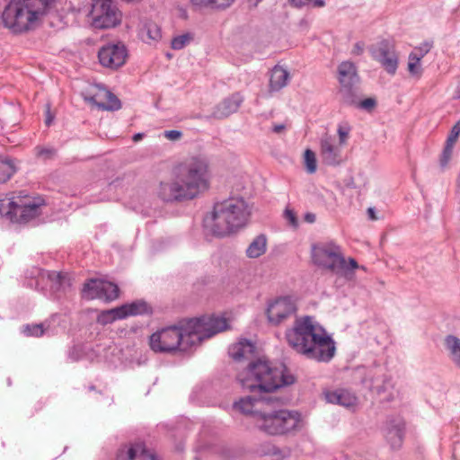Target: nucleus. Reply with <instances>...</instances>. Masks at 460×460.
I'll list each match as a JSON object with an SVG mask.
<instances>
[{
	"label": "nucleus",
	"mask_w": 460,
	"mask_h": 460,
	"mask_svg": "<svg viewBox=\"0 0 460 460\" xmlns=\"http://www.w3.org/2000/svg\"><path fill=\"white\" fill-rule=\"evenodd\" d=\"M234 409L247 415L255 430L270 437L293 434L303 427V417L298 411L278 406L271 397L247 395L234 402Z\"/></svg>",
	"instance_id": "1"
},
{
	"label": "nucleus",
	"mask_w": 460,
	"mask_h": 460,
	"mask_svg": "<svg viewBox=\"0 0 460 460\" xmlns=\"http://www.w3.org/2000/svg\"><path fill=\"white\" fill-rule=\"evenodd\" d=\"M227 320L223 316H202L182 321L177 326H169L154 332L149 338L152 350L160 353L176 349L188 351L203 340L226 330Z\"/></svg>",
	"instance_id": "2"
},
{
	"label": "nucleus",
	"mask_w": 460,
	"mask_h": 460,
	"mask_svg": "<svg viewBox=\"0 0 460 460\" xmlns=\"http://www.w3.org/2000/svg\"><path fill=\"white\" fill-rule=\"evenodd\" d=\"M286 338L291 348L308 359L329 362L335 355V341L314 317L296 319Z\"/></svg>",
	"instance_id": "3"
},
{
	"label": "nucleus",
	"mask_w": 460,
	"mask_h": 460,
	"mask_svg": "<svg viewBox=\"0 0 460 460\" xmlns=\"http://www.w3.org/2000/svg\"><path fill=\"white\" fill-rule=\"evenodd\" d=\"M237 380L243 389L251 393H271L292 385L295 377L285 365L259 358L240 371Z\"/></svg>",
	"instance_id": "4"
},
{
	"label": "nucleus",
	"mask_w": 460,
	"mask_h": 460,
	"mask_svg": "<svg viewBox=\"0 0 460 460\" xmlns=\"http://www.w3.org/2000/svg\"><path fill=\"white\" fill-rule=\"evenodd\" d=\"M252 207L242 197H230L216 202L204 218V226L214 236L237 233L249 222Z\"/></svg>",
	"instance_id": "5"
},
{
	"label": "nucleus",
	"mask_w": 460,
	"mask_h": 460,
	"mask_svg": "<svg viewBox=\"0 0 460 460\" xmlns=\"http://www.w3.org/2000/svg\"><path fill=\"white\" fill-rule=\"evenodd\" d=\"M186 196L193 200L210 188L211 172L208 160L193 156L173 168Z\"/></svg>",
	"instance_id": "6"
},
{
	"label": "nucleus",
	"mask_w": 460,
	"mask_h": 460,
	"mask_svg": "<svg viewBox=\"0 0 460 460\" xmlns=\"http://www.w3.org/2000/svg\"><path fill=\"white\" fill-rule=\"evenodd\" d=\"M44 13L38 0H11L2 12L1 22L12 33L22 34L33 29Z\"/></svg>",
	"instance_id": "7"
},
{
	"label": "nucleus",
	"mask_w": 460,
	"mask_h": 460,
	"mask_svg": "<svg viewBox=\"0 0 460 460\" xmlns=\"http://www.w3.org/2000/svg\"><path fill=\"white\" fill-rule=\"evenodd\" d=\"M45 205L40 196H30L24 191L0 199V213L6 219L16 224H26L37 217Z\"/></svg>",
	"instance_id": "8"
},
{
	"label": "nucleus",
	"mask_w": 460,
	"mask_h": 460,
	"mask_svg": "<svg viewBox=\"0 0 460 460\" xmlns=\"http://www.w3.org/2000/svg\"><path fill=\"white\" fill-rule=\"evenodd\" d=\"M91 15L92 25L96 29L116 27L122 18L120 11L112 4L111 0H94Z\"/></svg>",
	"instance_id": "9"
},
{
	"label": "nucleus",
	"mask_w": 460,
	"mask_h": 460,
	"mask_svg": "<svg viewBox=\"0 0 460 460\" xmlns=\"http://www.w3.org/2000/svg\"><path fill=\"white\" fill-rule=\"evenodd\" d=\"M154 195L164 203L174 204L189 201L177 175L172 170L171 177L161 180L154 187Z\"/></svg>",
	"instance_id": "10"
},
{
	"label": "nucleus",
	"mask_w": 460,
	"mask_h": 460,
	"mask_svg": "<svg viewBox=\"0 0 460 460\" xmlns=\"http://www.w3.org/2000/svg\"><path fill=\"white\" fill-rule=\"evenodd\" d=\"M119 296L118 285L104 279H91L82 289V296L88 300L100 299L111 302L116 300Z\"/></svg>",
	"instance_id": "11"
},
{
	"label": "nucleus",
	"mask_w": 460,
	"mask_h": 460,
	"mask_svg": "<svg viewBox=\"0 0 460 460\" xmlns=\"http://www.w3.org/2000/svg\"><path fill=\"white\" fill-rule=\"evenodd\" d=\"M365 384L382 401L391 402L398 394L391 376H387L382 369L376 370L369 378L366 379Z\"/></svg>",
	"instance_id": "12"
},
{
	"label": "nucleus",
	"mask_w": 460,
	"mask_h": 460,
	"mask_svg": "<svg viewBox=\"0 0 460 460\" xmlns=\"http://www.w3.org/2000/svg\"><path fill=\"white\" fill-rule=\"evenodd\" d=\"M370 52L373 58L379 62L388 74H395L398 67V55L394 44L384 40L372 47Z\"/></svg>",
	"instance_id": "13"
},
{
	"label": "nucleus",
	"mask_w": 460,
	"mask_h": 460,
	"mask_svg": "<svg viewBox=\"0 0 460 460\" xmlns=\"http://www.w3.org/2000/svg\"><path fill=\"white\" fill-rule=\"evenodd\" d=\"M40 274L42 279L47 280V285L53 294L66 293L71 288L74 281V275L66 270L40 271L39 269H36L31 277Z\"/></svg>",
	"instance_id": "14"
},
{
	"label": "nucleus",
	"mask_w": 460,
	"mask_h": 460,
	"mask_svg": "<svg viewBox=\"0 0 460 460\" xmlns=\"http://www.w3.org/2000/svg\"><path fill=\"white\" fill-rule=\"evenodd\" d=\"M338 79L341 85L340 93L344 101L349 102L353 87L359 80L355 64L350 61L341 62L338 67Z\"/></svg>",
	"instance_id": "15"
},
{
	"label": "nucleus",
	"mask_w": 460,
	"mask_h": 460,
	"mask_svg": "<svg viewBox=\"0 0 460 460\" xmlns=\"http://www.w3.org/2000/svg\"><path fill=\"white\" fill-rule=\"evenodd\" d=\"M98 58L103 66L118 68L126 61L127 49L122 44H109L99 50Z\"/></svg>",
	"instance_id": "16"
},
{
	"label": "nucleus",
	"mask_w": 460,
	"mask_h": 460,
	"mask_svg": "<svg viewBox=\"0 0 460 460\" xmlns=\"http://www.w3.org/2000/svg\"><path fill=\"white\" fill-rule=\"evenodd\" d=\"M295 312L296 305L289 297H279L269 304L267 316L270 323L279 324Z\"/></svg>",
	"instance_id": "17"
},
{
	"label": "nucleus",
	"mask_w": 460,
	"mask_h": 460,
	"mask_svg": "<svg viewBox=\"0 0 460 460\" xmlns=\"http://www.w3.org/2000/svg\"><path fill=\"white\" fill-rule=\"evenodd\" d=\"M320 156L327 165H339L342 162V146L335 137L326 134L320 140Z\"/></svg>",
	"instance_id": "18"
},
{
	"label": "nucleus",
	"mask_w": 460,
	"mask_h": 460,
	"mask_svg": "<svg viewBox=\"0 0 460 460\" xmlns=\"http://www.w3.org/2000/svg\"><path fill=\"white\" fill-rule=\"evenodd\" d=\"M86 100L105 111H116L121 106L119 100L113 93L98 85L93 87L92 94L86 97Z\"/></svg>",
	"instance_id": "19"
},
{
	"label": "nucleus",
	"mask_w": 460,
	"mask_h": 460,
	"mask_svg": "<svg viewBox=\"0 0 460 460\" xmlns=\"http://www.w3.org/2000/svg\"><path fill=\"white\" fill-rule=\"evenodd\" d=\"M116 460H156L155 456L148 451L142 443H136L121 447Z\"/></svg>",
	"instance_id": "20"
},
{
	"label": "nucleus",
	"mask_w": 460,
	"mask_h": 460,
	"mask_svg": "<svg viewBox=\"0 0 460 460\" xmlns=\"http://www.w3.org/2000/svg\"><path fill=\"white\" fill-rule=\"evenodd\" d=\"M323 396L327 402L338 404L345 408H353L357 405L358 402L356 395L344 388L325 390Z\"/></svg>",
	"instance_id": "21"
},
{
	"label": "nucleus",
	"mask_w": 460,
	"mask_h": 460,
	"mask_svg": "<svg viewBox=\"0 0 460 460\" xmlns=\"http://www.w3.org/2000/svg\"><path fill=\"white\" fill-rule=\"evenodd\" d=\"M102 349L100 345H97L94 349H90L84 345L73 346L67 352V357L71 361H78L83 358L89 359L91 361L97 359H108L107 354H102Z\"/></svg>",
	"instance_id": "22"
},
{
	"label": "nucleus",
	"mask_w": 460,
	"mask_h": 460,
	"mask_svg": "<svg viewBox=\"0 0 460 460\" xmlns=\"http://www.w3.org/2000/svg\"><path fill=\"white\" fill-rule=\"evenodd\" d=\"M312 256L314 259H343L341 247L332 241L314 244Z\"/></svg>",
	"instance_id": "23"
},
{
	"label": "nucleus",
	"mask_w": 460,
	"mask_h": 460,
	"mask_svg": "<svg viewBox=\"0 0 460 460\" xmlns=\"http://www.w3.org/2000/svg\"><path fill=\"white\" fill-rule=\"evenodd\" d=\"M122 318L131 316L149 315L153 313L152 305L144 299H137L119 305Z\"/></svg>",
	"instance_id": "24"
},
{
	"label": "nucleus",
	"mask_w": 460,
	"mask_h": 460,
	"mask_svg": "<svg viewBox=\"0 0 460 460\" xmlns=\"http://www.w3.org/2000/svg\"><path fill=\"white\" fill-rule=\"evenodd\" d=\"M405 425L401 420H395L385 428V439L393 449L400 448L404 436Z\"/></svg>",
	"instance_id": "25"
},
{
	"label": "nucleus",
	"mask_w": 460,
	"mask_h": 460,
	"mask_svg": "<svg viewBox=\"0 0 460 460\" xmlns=\"http://www.w3.org/2000/svg\"><path fill=\"white\" fill-rule=\"evenodd\" d=\"M254 351L255 345L246 339L240 340L229 348V355L235 361L251 359L254 355Z\"/></svg>",
	"instance_id": "26"
},
{
	"label": "nucleus",
	"mask_w": 460,
	"mask_h": 460,
	"mask_svg": "<svg viewBox=\"0 0 460 460\" xmlns=\"http://www.w3.org/2000/svg\"><path fill=\"white\" fill-rule=\"evenodd\" d=\"M243 102V97L239 93H233L217 105L214 112L215 117L224 118L229 116L239 109Z\"/></svg>",
	"instance_id": "27"
},
{
	"label": "nucleus",
	"mask_w": 460,
	"mask_h": 460,
	"mask_svg": "<svg viewBox=\"0 0 460 460\" xmlns=\"http://www.w3.org/2000/svg\"><path fill=\"white\" fill-rule=\"evenodd\" d=\"M330 263L323 264L326 268L330 269L336 275L344 277L350 279L353 277L354 271L360 267L357 261H328Z\"/></svg>",
	"instance_id": "28"
},
{
	"label": "nucleus",
	"mask_w": 460,
	"mask_h": 460,
	"mask_svg": "<svg viewBox=\"0 0 460 460\" xmlns=\"http://www.w3.org/2000/svg\"><path fill=\"white\" fill-rule=\"evenodd\" d=\"M460 135V119L454 125L452 128L447 139L446 141V146L443 150L440 164L442 166H446L451 159L454 146L456 143L458 137Z\"/></svg>",
	"instance_id": "29"
},
{
	"label": "nucleus",
	"mask_w": 460,
	"mask_h": 460,
	"mask_svg": "<svg viewBox=\"0 0 460 460\" xmlns=\"http://www.w3.org/2000/svg\"><path fill=\"white\" fill-rule=\"evenodd\" d=\"M289 73L280 66H275L270 78V92H278L284 88L288 82Z\"/></svg>",
	"instance_id": "30"
},
{
	"label": "nucleus",
	"mask_w": 460,
	"mask_h": 460,
	"mask_svg": "<svg viewBox=\"0 0 460 460\" xmlns=\"http://www.w3.org/2000/svg\"><path fill=\"white\" fill-rule=\"evenodd\" d=\"M445 348L451 362L460 370V339L452 334L446 336Z\"/></svg>",
	"instance_id": "31"
},
{
	"label": "nucleus",
	"mask_w": 460,
	"mask_h": 460,
	"mask_svg": "<svg viewBox=\"0 0 460 460\" xmlns=\"http://www.w3.org/2000/svg\"><path fill=\"white\" fill-rule=\"evenodd\" d=\"M268 246V239L265 234L257 235L246 249V254L250 259H256L262 256Z\"/></svg>",
	"instance_id": "32"
},
{
	"label": "nucleus",
	"mask_w": 460,
	"mask_h": 460,
	"mask_svg": "<svg viewBox=\"0 0 460 460\" xmlns=\"http://www.w3.org/2000/svg\"><path fill=\"white\" fill-rule=\"evenodd\" d=\"M118 320H123L119 306L103 310L97 315V323L102 325H107Z\"/></svg>",
	"instance_id": "33"
},
{
	"label": "nucleus",
	"mask_w": 460,
	"mask_h": 460,
	"mask_svg": "<svg viewBox=\"0 0 460 460\" xmlns=\"http://www.w3.org/2000/svg\"><path fill=\"white\" fill-rule=\"evenodd\" d=\"M142 33L143 36L146 35V40L154 42L159 41L162 38L160 26L152 21H148L145 23Z\"/></svg>",
	"instance_id": "34"
},
{
	"label": "nucleus",
	"mask_w": 460,
	"mask_h": 460,
	"mask_svg": "<svg viewBox=\"0 0 460 460\" xmlns=\"http://www.w3.org/2000/svg\"><path fill=\"white\" fill-rule=\"evenodd\" d=\"M15 172L16 168L12 160L0 157V184L10 180Z\"/></svg>",
	"instance_id": "35"
},
{
	"label": "nucleus",
	"mask_w": 460,
	"mask_h": 460,
	"mask_svg": "<svg viewBox=\"0 0 460 460\" xmlns=\"http://www.w3.org/2000/svg\"><path fill=\"white\" fill-rule=\"evenodd\" d=\"M420 58L415 54L411 53L408 58V71L411 76L420 78L422 75V68L420 66Z\"/></svg>",
	"instance_id": "36"
},
{
	"label": "nucleus",
	"mask_w": 460,
	"mask_h": 460,
	"mask_svg": "<svg viewBox=\"0 0 460 460\" xmlns=\"http://www.w3.org/2000/svg\"><path fill=\"white\" fill-rule=\"evenodd\" d=\"M193 40V35L190 32L175 36L171 41V48L175 50H180L189 45Z\"/></svg>",
	"instance_id": "37"
},
{
	"label": "nucleus",
	"mask_w": 460,
	"mask_h": 460,
	"mask_svg": "<svg viewBox=\"0 0 460 460\" xmlns=\"http://www.w3.org/2000/svg\"><path fill=\"white\" fill-rule=\"evenodd\" d=\"M47 332L45 323L27 324L23 326L22 332L25 336L40 337Z\"/></svg>",
	"instance_id": "38"
},
{
	"label": "nucleus",
	"mask_w": 460,
	"mask_h": 460,
	"mask_svg": "<svg viewBox=\"0 0 460 460\" xmlns=\"http://www.w3.org/2000/svg\"><path fill=\"white\" fill-rule=\"evenodd\" d=\"M304 161L307 172L314 173L316 172L317 164L314 152L306 149L304 154Z\"/></svg>",
	"instance_id": "39"
},
{
	"label": "nucleus",
	"mask_w": 460,
	"mask_h": 460,
	"mask_svg": "<svg viewBox=\"0 0 460 460\" xmlns=\"http://www.w3.org/2000/svg\"><path fill=\"white\" fill-rule=\"evenodd\" d=\"M351 131V128L349 124H339L337 128V134L339 137V142L340 146H344L347 145L348 140L349 138V133Z\"/></svg>",
	"instance_id": "40"
},
{
	"label": "nucleus",
	"mask_w": 460,
	"mask_h": 460,
	"mask_svg": "<svg viewBox=\"0 0 460 460\" xmlns=\"http://www.w3.org/2000/svg\"><path fill=\"white\" fill-rule=\"evenodd\" d=\"M35 152L38 157L43 159H50L56 155V150L52 147L37 146Z\"/></svg>",
	"instance_id": "41"
},
{
	"label": "nucleus",
	"mask_w": 460,
	"mask_h": 460,
	"mask_svg": "<svg viewBox=\"0 0 460 460\" xmlns=\"http://www.w3.org/2000/svg\"><path fill=\"white\" fill-rule=\"evenodd\" d=\"M432 45L429 42L423 43L421 46L415 48L414 51H412V54H415L417 57H419L420 59L429 52L431 49Z\"/></svg>",
	"instance_id": "42"
},
{
	"label": "nucleus",
	"mask_w": 460,
	"mask_h": 460,
	"mask_svg": "<svg viewBox=\"0 0 460 460\" xmlns=\"http://www.w3.org/2000/svg\"><path fill=\"white\" fill-rule=\"evenodd\" d=\"M284 217L286 220L288 221V223L291 226H297V218H296V213L292 209L286 208L284 211Z\"/></svg>",
	"instance_id": "43"
},
{
	"label": "nucleus",
	"mask_w": 460,
	"mask_h": 460,
	"mask_svg": "<svg viewBox=\"0 0 460 460\" xmlns=\"http://www.w3.org/2000/svg\"><path fill=\"white\" fill-rule=\"evenodd\" d=\"M181 132L179 130H166L164 131V137L171 140V141H176L179 140L181 137Z\"/></svg>",
	"instance_id": "44"
},
{
	"label": "nucleus",
	"mask_w": 460,
	"mask_h": 460,
	"mask_svg": "<svg viewBox=\"0 0 460 460\" xmlns=\"http://www.w3.org/2000/svg\"><path fill=\"white\" fill-rule=\"evenodd\" d=\"M234 0H212V7L226 8L228 7Z\"/></svg>",
	"instance_id": "45"
},
{
	"label": "nucleus",
	"mask_w": 460,
	"mask_h": 460,
	"mask_svg": "<svg viewBox=\"0 0 460 460\" xmlns=\"http://www.w3.org/2000/svg\"><path fill=\"white\" fill-rule=\"evenodd\" d=\"M365 44L362 41H358L354 44L351 53L356 56H359L364 52Z\"/></svg>",
	"instance_id": "46"
},
{
	"label": "nucleus",
	"mask_w": 460,
	"mask_h": 460,
	"mask_svg": "<svg viewBox=\"0 0 460 460\" xmlns=\"http://www.w3.org/2000/svg\"><path fill=\"white\" fill-rule=\"evenodd\" d=\"M191 4L199 8L211 6L212 7V0H190Z\"/></svg>",
	"instance_id": "47"
},
{
	"label": "nucleus",
	"mask_w": 460,
	"mask_h": 460,
	"mask_svg": "<svg viewBox=\"0 0 460 460\" xmlns=\"http://www.w3.org/2000/svg\"><path fill=\"white\" fill-rule=\"evenodd\" d=\"M376 105V101L372 98H367L360 102V107L366 110H370Z\"/></svg>",
	"instance_id": "48"
},
{
	"label": "nucleus",
	"mask_w": 460,
	"mask_h": 460,
	"mask_svg": "<svg viewBox=\"0 0 460 460\" xmlns=\"http://www.w3.org/2000/svg\"><path fill=\"white\" fill-rule=\"evenodd\" d=\"M292 5L301 7L311 3V0H288Z\"/></svg>",
	"instance_id": "49"
},
{
	"label": "nucleus",
	"mask_w": 460,
	"mask_h": 460,
	"mask_svg": "<svg viewBox=\"0 0 460 460\" xmlns=\"http://www.w3.org/2000/svg\"><path fill=\"white\" fill-rule=\"evenodd\" d=\"M286 128V126L283 124H277L273 126V131L275 133H281Z\"/></svg>",
	"instance_id": "50"
},
{
	"label": "nucleus",
	"mask_w": 460,
	"mask_h": 460,
	"mask_svg": "<svg viewBox=\"0 0 460 460\" xmlns=\"http://www.w3.org/2000/svg\"><path fill=\"white\" fill-rule=\"evenodd\" d=\"M367 214L371 220H373V221L377 220V217H376L375 209L373 208H369L367 209Z\"/></svg>",
	"instance_id": "51"
},
{
	"label": "nucleus",
	"mask_w": 460,
	"mask_h": 460,
	"mask_svg": "<svg viewBox=\"0 0 460 460\" xmlns=\"http://www.w3.org/2000/svg\"><path fill=\"white\" fill-rule=\"evenodd\" d=\"M314 7H323L325 5L324 0H311Z\"/></svg>",
	"instance_id": "52"
},
{
	"label": "nucleus",
	"mask_w": 460,
	"mask_h": 460,
	"mask_svg": "<svg viewBox=\"0 0 460 460\" xmlns=\"http://www.w3.org/2000/svg\"><path fill=\"white\" fill-rule=\"evenodd\" d=\"M305 220L309 223H314L315 220V216L314 214H307L305 216Z\"/></svg>",
	"instance_id": "53"
},
{
	"label": "nucleus",
	"mask_w": 460,
	"mask_h": 460,
	"mask_svg": "<svg viewBox=\"0 0 460 460\" xmlns=\"http://www.w3.org/2000/svg\"><path fill=\"white\" fill-rule=\"evenodd\" d=\"M143 138V134L142 133H137L133 136V141L134 142H137L139 140H141Z\"/></svg>",
	"instance_id": "54"
},
{
	"label": "nucleus",
	"mask_w": 460,
	"mask_h": 460,
	"mask_svg": "<svg viewBox=\"0 0 460 460\" xmlns=\"http://www.w3.org/2000/svg\"><path fill=\"white\" fill-rule=\"evenodd\" d=\"M50 121H51V119H50V118H48V119H47V120H46V123H47L48 125H49V124H50Z\"/></svg>",
	"instance_id": "55"
}]
</instances>
